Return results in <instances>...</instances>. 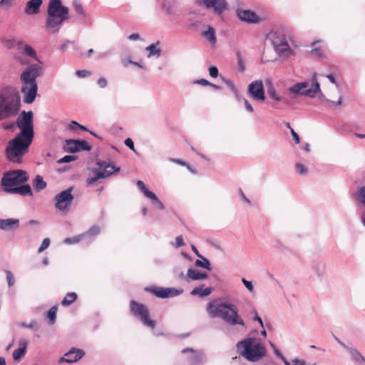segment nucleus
Returning <instances> with one entry per match:
<instances>
[{
  "instance_id": "obj_43",
  "label": "nucleus",
  "mask_w": 365,
  "mask_h": 365,
  "mask_svg": "<svg viewBox=\"0 0 365 365\" xmlns=\"http://www.w3.org/2000/svg\"><path fill=\"white\" fill-rule=\"evenodd\" d=\"M83 238V234L75 236L73 237H67L63 240V242L67 245H73L79 242Z\"/></svg>"
},
{
  "instance_id": "obj_18",
  "label": "nucleus",
  "mask_w": 365,
  "mask_h": 365,
  "mask_svg": "<svg viewBox=\"0 0 365 365\" xmlns=\"http://www.w3.org/2000/svg\"><path fill=\"white\" fill-rule=\"evenodd\" d=\"M248 93L255 100L262 101L265 99L264 86L261 80L252 82L248 86Z\"/></svg>"
},
{
  "instance_id": "obj_53",
  "label": "nucleus",
  "mask_w": 365,
  "mask_h": 365,
  "mask_svg": "<svg viewBox=\"0 0 365 365\" xmlns=\"http://www.w3.org/2000/svg\"><path fill=\"white\" fill-rule=\"evenodd\" d=\"M210 76L212 78H217L218 76V69L216 66H211L209 68Z\"/></svg>"
},
{
  "instance_id": "obj_37",
  "label": "nucleus",
  "mask_w": 365,
  "mask_h": 365,
  "mask_svg": "<svg viewBox=\"0 0 365 365\" xmlns=\"http://www.w3.org/2000/svg\"><path fill=\"white\" fill-rule=\"evenodd\" d=\"M57 310H58L57 307L53 306L48 312L47 317L48 319L49 324L51 325L55 323Z\"/></svg>"
},
{
  "instance_id": "obj_64",
  "label": "nucleus",
  "mask_w": 365,
  "mask_h": 365,
  "mask_svg": "<svg viewBox=\"0 0 365 365\" xmlns=\"http://www.w3.org/2000/svg\"><path fill=\"white\" fill-rule=\"evenodd\" d=\"M78 123H77V122H76V121H75V120H72V121L70 123V124H69V125H68V128H69V129H71V130H76V128H78Z\"/></svg>"
},
{
  "instance_id": "obj_8",
  "label": "nucleus",
  "mask_w": 365,
  "mask_h": 365,
  "mask_svg": "<svg viewBox=\"0 0 365 365\" xmlns=\"http://www.w3.org/2000/svg\"><path fill=\"white\" fill-rule=\"evenodd\" d=\"M269 38L274 48V51L279 56L289 58L294 54L291 49L286 36L282 31H272L269 35Z\"/></svg>"
},
{
  "instance_id": "obj_29",
  "label": "nucleus",
  "mask_w": 365,
  "mask_h": 365,
  "mask_svg": "<svg viewBox=\"0 0 365 365\" xmlns=\"http://www.w3.org/2000/svg\"><path fill=\"white\" fill-rule=\"evenodd\" d=\"M161 9L166 14L174 15L175 14V0H160Z\"/></svg>"
},
{
  "instance_id": "obj_42",
  "label": "nucleus",
  "mask_w": 365,
  "mask_h": 365,
  "mask_svg": "<svg viewBox=\"0 0 365 365\" xmlns=\"http://www.w3.org/2000/svg\"><path fill=\"white\" fill-rule=\"evenodd\" d=\"M148 198L150 199L153 202V205L159 210H163L165 208L162 202L157 197V196L153 192L152 196H149Z\"/></svg>"
},
{
  "instance_id": "obj_5",
  "label": "nucleus",
  "mask_w": 365,
  "mask_h": 365,
  "mask_svg": "<svg viewBox=\"0 0 365 365\" xmlns=\"http://www.w3.org/2000/svg\"><path fill=\"white\" fill-rule=\"evenodd\" d=\"M237 348L240 355L252 362L259 361L266 355L264 346L255 338H247L239 341Z\"/></svg>"
},
{
  "instance_id": "obj_40",
  "label": "nucleus",
  "mask_w": 365,
  "mask_h": 365,
  "mask_svg": "<svg viewBox=\"0 0 365 365\" xmlns=\"http://www.w3.org/2000/svg\"><path fill=\"white\" fill-rule=\"evenodd\" d=\"M319 94V98L321 101L327 102L329 105H333L335 106H339L342 104V96H340L339 98V101L337 102H334L332 101H330L329 99L325 98L324 96L322 94V93H317Z\"/></svg>"
},
{
  "instance_id": "obj_36",
  "label": "nucleus",
  "mask_w": 365,
  "mask_h": 365,
  "mask_svg": "<svg viewBox=\"0 0 365 365\" xmlns=\"http://www.w3.org/2000/svg\"><path fill=\"white\" fill-rule=\"evenodd\" d=\"M100 232H101L100 227L98 225H93L92 227H90V229L87 232L83 233V237H93L97 236Z\"/></svg>"
},
{
  "instance_id": "obj_31",
  "label": "nucleus",
  "mask_w": 365,
  "mask_h": 365,
  "mask_svg": "<svg viewBox=\"0 0 365 365\" xmlns=\"http://www.w3.org/2000/svg\"><path fill=\"white\" fill-rule=\"evenodd\" d=\"M204 285L195 287L191 292V295H198L200 297H204L210 295L214 290L213 287H209L205 289H202Z\"/></svg>"
},
{
  "instance_id": "obj_22",
  "label": "nucleus",
  "mask_w": 365,
  "mask_h": 365,
  "mask_svg": "<svg viewBox=\"0 0 365 365\" xmlns=\"http://www.w3.org/2000/svg\"><path fill=\"white\" fill-rule=\"evenodd\" d=\"M208 277L206 272H202L194 268H190L186 274V281H197L205 279Z\"/></svg>"
},
{
  "instance_id": "obj_30",
  "label": "nucleus",
  "mask_w": 365,
  "mask_h": 365,
  "mask_svg": "<svg viewBox=\"0 0 365 365\" xmlns=\"http://www.w3.org/2000/svg\"><path fill=\"white\" fill-rule=\"evenodd\" d=\"M160 44L159 41L155 43H151L145 48V50L148 52L147 57L151 58L152 56H156L159 58L162 54L161 49L158 47Z\"/></svg>"
},
{
  "instance_id": "obj_38",
  "label": "nucleus",
  "mask_w": 365,
  "mask_h": 365,
  "mask_svg": "<svg viewBox=\"0 0 365 365\" xmlns=\"http://www.w3.org/2000/svg\"><path fill=\"white\" fill-rule=\"evenodd\" d=\"M34 187L38 190H41L46 187V183L41 176L37 175L36 177L34 180Z\"/></svg>"
},
{
  "instance_id": "obj_58",
  "label": "nucleus",
  "mask_w": 365,
  "mask_h": 365,
  "mask_svg": "<svg viewBox=\"0 0 365 365\" xmlns=\"http://www.w3.org/2000/svg\"><path fill=\"white\" fill-rule=\"evenodd\" d=\"M170 161L175 163L176 164H178L180 165H182V166L187 165L186 162H185L184 160H181V159H179V158H170Z\"/></svg>"
},
{
  "instance_id": "obj_2",
  "label": "nucleus",
  "mask_w": 365,
  "mask_h": 365,
  "mask_svg": "<svg viewBox=\"0 0 365 365\" xmlns=\"http://www.w3.org/2000/svg\"><path fill=\"white\" fill-rule=\"evenodd\" d=\"M206 312L209 317H219L228 325L232 327L245 325L243 319L238 313L237 307L233 303L213 299L207 303Z\"/></svg>"
},
{
  "instance_id": "obj_11",
  "label": "nucleus",
  "mask_w": 365,
  "mask_h": 365,
  "mask_svg": "<svg viewBox=\"0 0 365 365\" xmlns=\"http://www.w3.org/2000/svg\"><path fill=\"white\" fill-rule=\"evenodd\" d=\"M130 310L136 317L140 319L144 325L149 327L151 329H154L155 327L156 322L154 320L148 319L149 311L144 304L132 300L130 302Z\"/></svg>"
},
{
  "instance_id": "obj_16",
  "label": "nucleus",
  "mask_w": 365,
  "mask_h": 365,
  "mask_svg": "<svg viewBox=\"0 0 365 365\" xmlns=\"http://www.w3.org/2000/svg\"><path fill=\"white\" fill-rule=\"evenodd\" d=\"M146 291H148L153 294L158 298L165 299L173 297L180 295L182 293V289H177L175 288H165L160 287H152L145 289Z\"/></svg>"
},
{
  "instance_id": "obj_25",
  "label": "nucleus",
  "mask_w": 365,
  "mask_h": 365,
  "mask_svg": "<svg viewBox=\"0 0 365 365\" xmlns=\"http://www.w3.org/2000/svg\"><path fill=\"white\" fill-rule=\"evenodd\" d=\"M19 344L20 346L15 349L12 354L13 359L15 361L19 360L26 354L28 341L24 339H21L19 340Z\"/></svg>"
},
{
  "instance_id": "obj_61",
  "label": "nucleus",
  "mask_w": 365,
  "mask_h": 365,
  "mask_svg": "<svg viewBox=\"0 0 365 365\" xmlns=\"http://www.w3.org/2000/svg\"><path fill=\"white\" fill-rule=\"evenodd\" d=\"M74 6H75L76 11L78 14H82V15L84 14V11H83V6H81V4L75 3Z\"/></svg>"
},
{
  "instance_id": "obj_44",
  "label": "nucleus",
  "mask_w": 365,
  "mask_h": 365,
  "mask_svg": "<svg viewBox=\"0 0 365 365\" xmlns=\"http://www.w3.org/2000/svg\"><path fill=\"white\" fill-rule=\"evenodd\" d=\"M282 360L285 365H307L304 361L299 359H294L289 362L284 356H282Z\"/></svg>"
},
{
  "instance_id": "obj_50",
  "label": "nucleus",
  "mask_w": 365,
  "mask_h": 365,
  "mask_svg": "<svg viewBox=\"0 0 365 365\" xmlns=\"http://www.w3.org/2000/svg\"><path fill=\"white\" fill-rule=\"evenodd\" d=\"M173 245L175 247V248H179L183 245H185V243H184V241H183V238L181 235L180 236H178L176 238H175V242L174 244H173Z\"/></svg>"
},
{
  "instance_id": "obj_14",
  "label": "nucleus",
  "mask_w": 365,
  "mask_h": 365,
  "mask_svg": "<svg viewBox=\"0 0 365 365\" xmlns=\"http://www.w3.org/2000/svg\"><path fill=\"white\" fill-rule=\"evenodd\" d=\"M180 353L185 355V360L189 365H200L205 361V354L201 350L192 348H185Z\"/></svg>"
},
{
  "instance_id": "obj_7",
  "label": "nucleus",
  "mask_w": 365,
  "mask_h": 365,
  "mask_svg": "<svg viewBox=\"0 0 365 365\" xmlns=\"http://www.w3.org/2000/svg\"><path fill=\"white\" fill-rule=\"evenodd\" d=\"M309 83L307 82H301L294 84L288 89L290 98H295L297 95L315 98L317 93H321L320 84L317 79L316 73L314 74L312 78V87L307 89Z\"/></svg>"
},
{
  "instance_id": "obj_3",
  "label": "nucleus",
  "mask_w": 365,
  "mask_h": 365,
  "mask_svg": "<svg viewBox=\"0 0 365 365\" xmlns=\"http://www.w3.org/2000/svg\"><path fill=\"white\" fill-rule=\"evenodd\" d=\"M46 21V29L48 32L56 34L62 24L68 19V9L61 4L60 0H50Z\"/></svg>"
},
{
  "instance_id": "obj_62",
  "label": "nucleus",
  "mask_w": 365,
  "mask_h": 365,
  "mask_svg": "<svg viewBox=\"0 0 365 365\" xmlns=\"http://www.w3.org/2000/svg\"><path fill=\"white\" fill-rule=\"evenodd\" d=\"M195 83H197V84H200V85H202V86H210V85H212V83H210L208 81H207L206 79H203V78L197 80Z\"/></svg>"
},
{
  "instance_id": "obj_9",
  "label": "nucleus",
  "mask_w": 365,
  "mask_h": 365,
  "mask_svg": "<svg viewBox=\"0 0 365 365\" xmlns=\"http://www.w3.org/2000/svg\"><path fill=\"white\" fill-rule=\"evenodd\" d=\"M16 125L21 130L17 135L34 139V113L31 110H23L16 120Z\"/></svg>"
},
{
  "instance_id": "obj_56",
  "label": "nucleus",
  "mask_w": 365,
  "mask_h": 365,
  "mask_svg": "<svg viewBox=\"0 0 365 365\" xmlns=\"http://www.w3.org/2000/svg\"><path fill=\"white\" fill-rule=\"evenodd\" d=\"M12 6V0H1L0 7L5 6L6 8H10Z\"/></svg>"
},
{
  "instance_id": "obj_48",
  "label": "nucleus",
  "mask_w": 365,
  "mask_h": 365,
  "mask_svg": "<svg viewBox=\"0 0 365 365\" xmlns=\"http://www.w3.org/2000/svg\"><path fill=\"white\" fill-rule=\"evenodd\" d=\"M295 168L297 172L301 175H305L307 173V168L302 163H297Z\"/></svg>"
},
{
  "instance_id": "obj_59",
  "label": "nucleus",
  "mask_w": 365,
  "mask_h": 365,
  "mask_svg": "<svg viewBox=\"0 0 365 365\" xmlns=\"http://www.w3.org/2000/svg\"><path fill=\"white\" fill-rule=\"evenodd\" d=\"M244 106H245V109L250 112V113H252L254 111V109H253V107L252 106V105L248 102L247 100L245 99L244 100Z\"/></svg>"
},
{
  "instance_id": "obj_10",
  "label": "nucleus",
  "mask_w": 365,
  "mask_h": 365,
  "mask_svg": "<svg viewBox=\"0 0 365 365\" xmlns=\"http://www.w3.org/2000/svg\"><path fill=\"white\" fill-rule=\"evenodd\" d=\"M29 179L28 173L22 170H15L6 173L2 179L1 185L6 188L18 185L26 182Z\"/></svg>"
},
{
  "instance_id": "obj_45",
  "label": "nucleus",
  "mask_w": 365,
  "mask_h": 365,
  "mask_svg": "<svg viewBox=\"0 0 365 365\" xmlns=\"http://www.w3.org/2000/svg\"><path fill=\"white\" fill-rule=\"evenodd\" d=\"M222 80L232 92L235 94L237 93V89L232 81L225 78H222Z\"/></svg>"
},
{
  "instance_id": "obj_34",
  "label": "nucleus",
  "mask_w": 365,
  "mask_h": 365,
  "mask_svg": "<svg viewBox=\"0 0 365 365\" xmlns=\"http://www.w3.org/2000/svg\"><path fill=\"white\" fill-rule=\"evenodd\" d=\"M201 259H197L195 262V265L197 267L205 268L209 271L212 269V266L210 261L202 256Z\"/></svg>"
},
{
  "instance_id": "obj_57",
  "label": "nucleus",
  "mask_w": 365,
  "mask_h": 365,
  "mask_svg": "<svg viewBox=\"0 0 365 365\" xmlns=\"http://www.w3.org/2000/svg\"><path fill=\"white\" fill-rule=\"evenodd\" d=\"M120 62L123 67L127 68L129 64H132L133 61L129 58H121Z\"/></svg>"
},
{
  "instance_id": "obj_24",
  "label": "nucleus",
  "mask_w": 365,
  "mask_h": 365,
  "mask_svg": "<svg viewBox=\"0 0 365 365\" xmlns=\"http://www.w3.org/2000/svg\"><path fill=\"white\" fill-rule=\"evenodd\" d=\"M42 3V0L29 1L26 4L24 12L27 15H34L38 14L39 12V9Z\"/></svg>"
},
{
  "instance_id": "obj_6",
  "label": "nucleus",
  "mask_w": 365,
  "mask_h": 365,
  "mask_svg": "<svg viewBox=\"0 0 365 365\" xmlns=\"http://www.w3.org/2000/svg\"><path fill=\"white\" fill-rule=\"evenodd\" d=\"M19 106L20 101L16 96L0 94V121L16 115Z\"/></svg>"
},
{
  "instance_id": "obj_15",
  "label": "nucleus",
  "mask_w": 365,
  "mask_h": 365,
  "mask_svg": "<svg viewBox=\"0 0 365 365\" xmlns=\"http://www.w3.org/2000/svg\"><path fill=\"white\" fill-rule=\"evenodd\" d=\"M63 150L68 153H78L83 150L89 151L91 150V145L85 140L68 139L65 140Z\"/></svg>"
},
{
  "instance_id": "obj_47",
  "label": "nucleus",
  "mask_w": 365,
  "mask_h": 365,
  "mask_svg": "<svg viewBox=\"0 0 365 365\" xmlns=\"http://www.w3.org/2000/svg\"><path fill=\"white\" fill-rule=\"evenodd\" d=\"M77 157L76 155H65L62 158L59 159L57 163L58 164L67 163L71 161L76 160Z\"/></svg>"
},
{
  "instance_id": "obj_52",
  "label": "nucleus",
  "mask_w": 365,
  "mask_h": 365,
  "mask_svg": "<svg viewBox=\"0 0 365 365\" xmlns=\"http://www.w3.org/2000/svg\"><path fill=\"white\" fill-rule=\"evenodd\" d=\"M90 74H91V73L86 70H78L76 72V75L78 78H85V77L89 76Z\"/></svg>"
},
{
  "instance_id": "obj_13",
  "label": "nucleus",
  "mask_w": 365,
  "mask_h": 365,
  "mask_svg": "<svg viewBox=\"0 0 365 365\" xmlns=\"http://www.w3.org/2000/svg\"><path fill=\"white\" fill-rule=\"evenodd\" d=\"M72 187H69L63 191H61L55 196V207L57 210L61 211H66L71 205L73 200V195L72 194Z\"/></svg>"
},
{
  "instance_id": "obj_12",
  "label": "nucleus",
  "mask_w": 365,
  "mask_h": 365,
  "mask_svg": "<svg viewBox=\"0 0 365 365\" xmlns=\"http://www.w3.org/2000/svg\"><path fill=\"white\" fill-rule=\"evenodd\" d=\"M97 165H99L100 168H103V170L100 171L94 170V175L90 176L87 178L86 182L88 185H93L98 180L109 177L113 173H118L120 170L119 167L115 168L110 163L106 165V163L104 162H98Z\"/></svg>"
},
{
  "instance_id": "obj_35",
  "label": "nucleus",
  "mask_w": 365,
  "mask_h": 365,
  "mask_svg": "<svg viewBox=\"0 0 365 365\" xmlns=\"http://www.w3.org/2000/svg\"><path fill=\"white\" fill-rule=\"evenodd\" d=\"M77 299V294L75 292H68L64 299L62 300L61 304L64 307L71 305Z\"/></svg>"
},
{
  "instance_id": "obj_60",
  "label": "nucleus",
  "mask_w": 365,
  "mask_h": 365,
  "mask_svg": "<svg viewBox=\"0 0 365 365\" xmlns=\"http://www.w3.org/2000/svg\"><path fill=\"white\" fill-rule=\"evenodd\" d=\"M291 133H292L293 140L295 142V143H297V144L299 143V137L298 134L292 128H291Z\"/></svg>"
},
{
  "instance_id": "obj_27",
  "label": "nucleus",
  "mask_w": 365,
  "mask_h": 365,
  "mask_svg": "<svg viewBox=\"0 0 365 365\" xmlns=\"http://www.w3.org/2000/svg\"><path fill=\"white\" fill-rule=\"evenodd\" d=\"M265 83L267 86V92L268 96L277 102H279L282 101V98L281 96L277 93L271 79L267 78L265 80Z\"/></svg>"
},
{
  "instance_id": "obj_26",
  "label": "nucleus",
  "mask_w": 365,
  "mask_h": 365,
  "mask_svg": "<svg viewBox=\"0 0 365 365\" xmlns=\"http://www.w3.org/2000/svg\"><path fill=\"white\" fill-rule=\"evenodd\" d=\"M337 341L344 347L345 348L349 354L351 355L352 359L356 362V363H361L364 362L365 364V359L363 357V356L359 353V351L353 348V347H349L346 346L343 342H341L340 340L337 339Z\"/></svg>"
},
{
  "instance_id": "obj_21",
  "label": "nucleus",
  "mask_w": 365,
  "mask_h": 365,
  "mask_svg": "<svg viewBox=\"0 0 365 365\" xmlns=\"http://www.w3.org/2000/svg\"><path fill=\"white\" fill-rule=\"evenodd\" d=\"M19 227V220L14 218L1 219L0 230L10 232L16 230Z\"/></svg>"
},
{
  "instance_id": "obj_1",
  "label": "nucleus",
  "mask_w": 365,
  "mask_h": 365,
  "mask_svg": "<svg viewBox=\"0 0 365 365\" xmlns=\"http://www.w3.org/2000/svg\"><path fill=\"white\" fill-rule=\"evenodd\" d=\"M19 53L14 56V59L21 65H27L30 61L26 57L31 58L38 63L31 64L21 73L20 80L22 83L21 93L24 94V102L32 103L36 96L38 85L36 78L42 72L41 62L39 61L36 51L30 45L20 41L17 43Z\"/></svg>"
},
{
  "instance_id": "obj_39",
  "label": "nucleus",
  "mask_w": 365,
  "mask_h": 365,
  "mask_svg": "<svg viewBox=\"0 0 365 365\" xmlns=\"http://www.w3.org/2000/svg\"><path fill=\"white\" fill-rule=\"evenodd\" d=\"M138 187L140 190V191L144 194V195L148 197L150 195L152 196L153 192L147 188L145 183L141 180H138L136 182Z\"/></svg>"
},
{
  "instance_id": "obj_23",
  "label": "nucleus",
  "mask_w": 365,
  "mask_h": 365,
  "mask_svg": "<svg viewBox=\"0 0 365 365\" xmlns=\"http://www.w3.org/2000/svg\"><path fill=\"white\" fill-rule=\"evenodd\" d=\"M351 196L359 207H365V186L359 187Z\"/></svg>"
},
{
  "instance_id": "obj_28",
  "label": "nucleus",
  "mask_w": 365,
  "mask_h": 365,
  "mask_svg": "<svg viewBox=\"0 0 365 365\" xmlns=\"http://www.w3.org/2000/svg\"><path fill=\"white\" fill-rule=\"evenodd\" d=\"M5 191L9 193L20 194L23 196L32 195L31 188L29 185H24L19 187L13 188H6Z\"/></svg>"
},
{
  "instance_id": "obj_49",
  "label": "nucleus",
  "mask_w": 365,
  "mask_h": 365,
  "mask_svg": "<svg viewBox=\"0 0 365 365\" xmlns=\"http://www.w3.org/2000/svg\"><path fill=\"white\" fill-rule=\"evenodd\" d=\"M49 245H50V240L48 238H45L43 240L41 245L38 248V252H42L43 251H44L46 249H47Z\"/></svg>"
},
{
  "instance_id": "obj_4",
  "label": "nucleus",
  "mask_w": 365,
  "mask_h": 365,
  "mask_svg": "<svg viewBox=\"0 0 365 365\" xmlns=\"http://www.w3.org/2000/svg\"><path fill=\"white\" fill-rule=\"evenodd\" d=\"M32 141V139L16 135L9 141L5 150L8 160L14 163H21L23 157L28 153Z\"/></svg>"
},
{
  "instance_id": "obj_19",
  "label": "nucleus",
  "mask_w": 365,
  "mask_h": 365,
  "mask_svg": "<svg viewBox=\"0 0 365 365\" xmlns=\"http://www.w3.org/2000/svg\"><path fill=\"white\" fill-rule=\"evenodd\" d=\"M84 355V351L79 349H71L69 351L64 354V356L59 359L60 363H74L81 359Z\"/></svg>"
},
{
  "instance_id": "obj_20",
  "label": "nucleus",
  "mask_w": 365,
  "mask_h": 365,
  "mask_svg": "<svg viewBox=\"0 0 365 365\" xmlns=\"http://www.w3.org/2000/svg\"><path fill=\"white\" fill-rule=\"evenodd\" d=\"M236 14L240 20L247 23H257L259 21L257 14L250 10L237 9Z\"/></svg>"
},
{
  "instance_id": "obj_63",
  "label": "nucleus",
  "mask_w": 365,
  "mask_h": 365,
  "mask_svg": "<svg viewBox=\"0 0 365 365\" xmlns=\"http://www.w3.org/2000/svg\"><path fill=\"white\" fill-rule=\"evenodd\" d=\"M140 35L137 33L132 34L128 36V39L130 41H137L140 39Z\"/></svg>"
},
{
  "instance_id": "obj_17",
  "label": "nucleus",
  "mask_w": 365,
  "mask_h": 365,
  "mask_svg": "<svg viewBox=\"0 0 365 365\" xmlns=\"http://www.w3.org/2000/svg\"><path fill=\"white\" fill-rule=\"evenodd\" d=\"M199 6H203L207 9H213L217 14H222L227 8L225 0H195Z\"/></svg>"
},
{
  "instance_id": "obj_54",
  "label": "nucleus",
  "mask_w": 365,
  "mask_h": 365,
  "mask_svg": "<svg viewBox=\"0 0 365 365\" xmlns=\"http://www.w3.org/2000/svg\"><path fill=\"white\" fill-rule=\"evenodd\" d=\"M98 85L100 88H106L108 85V81L106 78L101 77L98 80Z\"/></svg>"
},
{
  "instance_id": "obj_46",
  "label": "nucleus",
  "mask_w": 365,
  "mask_h": 365,
  "mask_svg": "<svg viewBox=\"0 0 365 365\" xmlns=\"http://www.w3.org/2000/svg\"><path fill=\"white\" fill-rule=\"evenodd\" d=\"M6 281L9 287H12L15 283V278L13 274L9 270H6Z\"/></svg>"
},
{
  "instance_id": "obj_41",
  "label": "nucleus",
  "mask_w": 365,
  "mask_h": 365,
  "mask_svg": "<svg viewBox=\"0 0 365 365\" xmlns=\"http://www.w3.org/2000/svg\"><path fill=\"white\" fill-rule=\"evenodd\" d=\"M19 325L23 328L31 329L36 331L39 329L38 323L35 320H32L29 324L26 322H20Z\"/></svg>"
},
{
  "instance_id": "obj_33",
  "label": "nucleus",
  "mask_w": 365,
  "mask_h": 365,
  "mask_svg": "<svg viewBox=\"0 0 365 365\" xmlns=\"http://www.w3.org/2000/svg\"><path fill=\"white\" fill-rule=\"evenodd\" d=\"M312 269L318 277H322L325 273L326 267L322 262H316L313 264Z\"/></svg>"
},
{
  "instance_id": "obj_51",
  "label": "nucleus",
  "mask_w": 365,
  "mask_h": 365,
  "mask_svg": "<svg viewBox=\"0 0 365 365\" xmlns=\"http://www.w3.org/2000/svg\"><path fill=\"white\" fill-rule=\"evenodd\" d=\"M242 282L245 286V287L250 292H252L254 290V287L252 282L251 281H248L244 278L242 279Z\"/></svg>"
},
{
  "instance_id": "obj_32",
  "label": "nucleus",
  "mask_w": 365,
  "mask_h": 365,
  "mask_svg": "<svg viewBox=\"0 0 365 365\" xmlns=\"http://www.w3.org/2000/svg\"><path fill=\"white\" fill-rule=\"evenodd\" d=\"M202 36L207 39L210 45L215 46L217 42L215 29L209 26L207 30L202 31Z\"/></svg>"
},
{
  "instance_id": "obj_55",
  "label": "nucleus",
  "mask_w": 365,
  "mask_h": 365,
  "mask_svg": "<svg viewBox=\"0 0 365 365\" xmlns=\"http://www.w3.org/2000/svg\"><path fill=\"white\" fill-rule=\"evenodd\" d=\"M125 145L128 146L130 149L135 151L134 143L131 138H126L124 142Z\"/></svg>"
}]
</instances>
